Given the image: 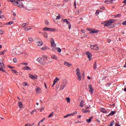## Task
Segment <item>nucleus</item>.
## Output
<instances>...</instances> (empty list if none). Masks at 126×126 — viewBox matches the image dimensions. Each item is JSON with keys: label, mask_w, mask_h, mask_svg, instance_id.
Listing matches in <instances>:
<instances>
[{"label": "nucleus", "mask_w": 126, "mask_h": 126, "mask_svg": "<svg viewBox=\"0 0 126 126\" xmlns=\"http://www.w3.org/2000/svg\"><path fill=\"white\" fill-rule=\"evenodd\" d=\"M100 111L102 113H103V114H107V113H108V111L107 110H106V109H105L104 108H101L100 109Z\"/></svg>", "instance_id": "dca6fc26"}, {"label": "nucleus", "mask_w": 126, "mask_h": 126, "mask_svg": "<svg viewBox=\"0 0 126 126\" xmlns=\"http://www.w3.org/2000/svg\"><path fill=\"white\" fill-rule=\"evenodd\" d=\"M95 13H96V14H99V10H96Z\"/></svg>", "instance_id": "e2e57ef3"}, {"label": "nucleus", "mask_w": 126, "mask_h": 126, "mask_svg": "<svg viewBox=\"0 0 126 126\" xmlns=\"http://www.w3.org/2000/svg\"><path fill=\"white\" fill-rule=\"evenodd\" d=\"M76 71L77 72L76 75L78 77V79L79 81H81V73L79 72V68H77L76 70Z\"/></svg>", "instance_id": "f03ea898"}, {"label": "nucleus", "mask_w": 126, "mask_h": 126, "mask_svg": "<svg viewBox=\"0 0 126 126\" xmlns=\"http://www.w3.org/2000/svg\"><path fill=\"white\" fill-rule=\"evenodd\" d=\"M115 17H122V15L119 14H117L115 16Z\"/></svg>", "instance_id": "a19ab883"}, {"label": "nucleus", "mask_w": 126, "mask_h": 126, "mask_svg": "<svg viewBox=\"0 0 126 126\" xmlns=\"http://www.w3.org/2000/svg\"><path fill=\"white\" fill-rule=\"evenodd\" d=\"M86 55H87V56H88L89 61H91L92 58V54H91L89 51H88L86 52Z\"/></svg>", "instance_id": "39448f33"}, {"label": "nucleus", "mask_w": 126, "mask_h": 126, "mask_svg": "<svg viewBox=\"0 0 126 126\" xmlns=\"http://www.w3.org/2000/svg\"><path fill=\"white\" fill-rule=\"evenodd\" d=\"M115 126H121V125H119V124H118V123H116L115 124Z\"/></svg>", "instance_id": "0e129e2a"}, {"label": "nucleus", "mask_w": 126, "mask_h": 126, "mask_svg": "<svg viewBox=\"0 0 126 126\" xmlns=\"http://www.w3.org/2000/svg\"><path fill=\"white\" fill-rule=\"evenodd\" d=\"M22 64H24V65H28V63H22Z\"/></svg>", "instance_id": "6e6d98bb"}, {"label": "nucleus", "mask_w": 126, "mask_h": 126, "mask_svg": "<svg viewBox=\"0 0 126 126\" xmlns=\"http://www.w3.org/2000/svg\"><path fill=\"white\" fill-rule=\"evenodd\" d=\"M81 32L82 33H85V31L83 30H81Z\"/></svg>", "instance_id": "69168bd1"}, {"label": "nucleus", "mask_w": 126, "mask_h": 126, "mask_svg": "<svg viewBox=\"0 0 126 126\" xmlns=\"http://www.w3.org/2000/svg\"><path fill=\"white\" fill-rule=\"evenodd\" d=\"M58 19H61V16H58L57 17V18H56V20H58Z\"/></svg>", "instance_id": "de8ad7c7"}, {"label": "nucleus", "mask_w": 126, "mask_h": 126, "mask_svg": "<svg viewBox=\"0 0 126 126\" xmlns=\"http://www.w3.org/2000/svg\"><path fill=\"white\" fill-rule=\"evenodd\" d=\"M36 92L38 94L41 93V89L39 87H37L36 88Z\"/></svg>", "instance_id": "2eb2a0df"}, {"label": "nucleus", "mask_w": 126, "mask_h": 126, "mask_svg": "<svg viewBox=\"0 0 126 126\" xmlns=\"http://www.w3.org/2000/svg\"><path fill=\"white\" fill-rule=\"evenodd\" d=\"M88 112H89V113H90V111H89V110H86L85 109H82V112L83 113H85L86 114H87V113H88Z\"/></svg>", "instance_id": "bb28decb"}, {"label": "nucleus", "mask_w": 126, "mask_h": 126, "mask_svg": "<svg viewBox=\"0 0 126 126\" xmlns=\"http://www.w3.org/2000/svg\"><path fill=\"white\" fill-rule=\"evenodd\" d=\"M86 30H88V31H90V32H91V30H92V29L90 28H87Z\"/></svg>", "instance_id": "5fc2aeb1"}, {"label": "nucleus", "mask_w": 126, "mask_h": 126, "mask_svg": "<svg viewBox=\"0 0 126 126\" xmlns=\"http://www.w3.org/2000/svg\"><path fill=\"white\" fill-rule=\"evenodd\" d=\"M31 28H30V27H27V28L24 29L25 31H29V30H30Z\"/></svg>", "instance_id": "c85d7f7f"}, {"label": "nucleus", "mask_w": 126, "mask_h": 126, "mask_svg": "<svg viewBox=\"0 0 126 126\" xmlns=\"http://www.w3.org/2000/svg\"><path fill=\"white\" fill-rule=\"evenodd\" d=\"M51 58L53 60H58V57H57V56H56V55H52Z\"/></svg>", "instance_id": "b1692460"}, {"label": "nucleus", "mask_w": 126, "mask_h": 126, "mask_svg": "<svg viewBox=\"0 0 126 126\" xmlns=\"http://www.w3.org/2000/svg\"><path fill=\"white\" fill-rule=\"evenodd\" d=\"M0 65L2 68H5V66H4V64H3V62H2L1 63H0Z\"/></svg>", "instance_id": "a878e982"}, {"label": "nucleus", "mask_w": 126, "mask_h": 126, "mask_svg": "<svg viewBox=\"0 0 126 126\" xmlns=\"http://www.w3.org/2000/svg\"><path fill=\"white\" fill-rule=\"evenodd\" d=\"M23 86H27V82H24L23 83Z\"/></svg>", "instance_id": "a18cd8bd"}, {"label": "nucleus", "mask_w": 126, "mask_h": 126, "mask_svg": "<svg viewBox=\"0 0 126 126\" xmlns=\"http://www.w3.org/2000/svg\"><path fill=\"white\" fill-rule=\"evenodd\" d=\"M123 3H125V4H126V0H125Z\"/></svg>", "instance_id": "774afa93"}, {"label": "nucleus", "mask_w": 126, "mask_h": 126, "mask_svg": "<svg viewBox=\"0 0 126 126\" xmlns=\"http://www.w3.org/2000/svg\"><path fill=\"white\" fill-rule=\"evenodd\" d=\"M13 62H14V63H17V59H16V58H14L13 59Z\"/></svg>", "instance_id": "58836bf2"}, {"label": "nucleus", "mask_w": 126, "mask_h": 126, "mask_svg": "<svg viewBox=\"0 0 126 126\" xmlns=\"http://www.w3.org/2000/svg\"><path fill=\"white\" fill-rule=\"evenodd\" d=\"M23 25H24V26H23V27H24V28L26 27V26H28V25H29V23H24L23 24Z\"/></svg>", "instance_id": "cd10ccee"}, {"label": "nucleus", "mask_w": 126, "mask_h": 126, "mask_svg": "<svg viewBox=\"0 0 126 126\" xmlns=\"http://www.w3.org/2000/svg\"><path fill=\"white\" fill-rule=\"evenodd\" d=\"M12 71L13 72V73H17V71L14 69H12Z\"/></svg>", "instance_id": "ea45409f"}, {"label": "nucleus", "mask_w": 126, "mask_h": 126, "mask_svg": "<svg viewBox=\"0 0 126 126\" xmlns=\"http://www.w3.org/2000/svg\"><path fill=\"white\" fill-rule=\"evenodd\" d=\"M59 80H60V79H59V78L57 77L54 81L53 82V84L52 85V87H54V86H55V85H56V83H57L58 82V81H59Z\"/></svg>", "instance_id": "9b49d317"}, {"label": "nucleus", "mask_w": 126, "mask_h": 126, "mask_svg": "<svg viewBox=\"0 0 126 126\" xmlns=\"http://www.w3.org/2000/svg\"><path fill=\"white\" fill-rule=\"evenodd\" d=\"M9 68H11V69H12L13 68H14V67L11 66H9Z\"/></svg>", "instance_id": "052dcab7"}, {"label": "nucleus", "mask_w": 126, "mask_h": 126, "mask_svg": "<svg viewBox=\"0 0 126 126\" xmlns=\"http://www.w3.org/2000/svg\"><path fill=\"white\" fill-rule=\"evenodd\" d=\"M34 40H35V42H36V41H39V39H38V38H37V37H35L34 38Z\"/></svg>", "instance_id": "13d9d810"}, {"label": "nucleus", "mask_w": 126, "mask_h": 126, "mask_svg": "<svg viewBox=\"0 0 126 126\" xmlns=\"http://www.w3.org/2000/svg\"><path fill=\"white\" fill-rule=\"evenodd\" d=\"M35 43H37V45L39 47H41V46H42V45H43V42H42V41H35Z\"/></svg>", "instance_id": "4468645a"}, {"label": "nucleus", "mask_w": 126, "mask_h": 126, "mask_svg": "<svg viewBox=\"0 0 126 126\" xmlns=\"http://www.w3.org/2000/svg\"><path fill=\"white\" fill-rule=\"evenodd\" d=\"M99 31L96 29H93L91 31L90 34H96V33H98Z\"/></svg>", "instance_id": "6e6552de"}, {"label": "nucleus", "mask_w": 126, "mask_h": 126, "mask_svg": "<svg viewBox=\"0 0 126 126\" xmlns=\"http://www.w3.org/2000/svg\"><path fill=\"white\" fill-rule=\"evenodd\" d=\"M45 33V34L44 35L45 38H48V34H47V33L46 32Z\"/></svg>", "instance_id": "8fccbe9b"}, {"label": "nucleus", "mask_w": 126, "mask_h": 126, "mask_svg": "<svg viewBox=\"0 0 126 126\" xmlns=\"http://www.w3.org/2000/svg\"><path fill=\"white\" fill-rule=\"evenodd\" d=\"M52 117H54V112L49 115L48 118H52Z\"/></svg>", "instance_id": "72a5a7b5"}, {"label": "nucleus", "mask_w": 126, "mask_h": 126, "mask_svg": "<svg viewBox=\"0 0 126 126\" xmlns=\"http://www.w3.org/2000/svg\"><path fill=\"white\" fill-rule=\"evenodd\" d=\"M19 108H23V104H22V102H21V101L19 102Z\"/></svg>", "instance_id": "393cba45"}, {"label": "nucleus", "mask_w": 126, "mask_h": 126, "mask_svg": "<svg viewBox=\"0 0 126 126\" xmlns=\"http://www.w3.org/2000/svg\"><path fill=\"white\" fill-rule=\"evenodd\" d=\"M74 6L75 7V8H76V1H74Z\"/></svg>", "instance_id": "603ef678"}, {"label": "nucleus", "mask_w": 126, "mask_h": 126, "mask_svg": "<svg viewBox=\"0 0 126 126\" xmlns=\"http://www.w3.org/2000/svg\"><path fill=\"white\" fill-rule=\"evenodd\" d=\"M77 114V112L75 111L73 113H71L69 114H67L66 116H64L63 118H68V117H71V116H74V115H76Z\"/></svg>", "instance_id": "423d86ee"}, {"label": "nucleus", "mask_w": 126, "mask_h": 126, "mask_svg": "<svg viewBox=\"0 0 126 126\" xmlns=\"http://www.w3.org/2000/svg\"><path fill=\"white\" fill-rule=\"evenodd\" d=\"M30 69H31V68L28 66H25L24 67V70H30Z\"/></svg>", "instance_id": "5701e85b"}, {"label": "nucleus", "mask_w": 126, "mask_h": 126, "mask_svg": "<svg viewBox=\"0 0 126 126\" xmlns=\"http://www.w3.org/2000/svg\"><path fill=\"white\" fill-rule=\"evenodd\" d=\"M56 44H55V42L51 43V47L53 50V51H55V50H56L57 48H56Z\"/></svg>", "instance_id": "9d476101"}, {"label": "nucleus", "mask_w": 126, "mask_h": 126, "mask_svg": "<svg viewBox=\"0 0 126 126\" xmlns=\"http://www.w3.org/2000/svg\"><path fill=\"white\" fill-rule=\"evenodd\" d=\"M110 85H111V84H107L106 85V86H107V87H110Z\"/></svg>", "instance_id": "338daca9"}, {"label": "nucleus", "mask_w": 126, "mask_h": 126, "mask_svg": "<svg viewBox=\"0 0 126 126\" xmlns=\"http://www.w3.org/2000/svg\"><path fill=\"white\" fill-rule=\"evenodd\" d=\"M43 31H51V32H53V31H54V29H53L52 28H51L45 27L43 29Z\"/></svg>", "instance_id": "1a4fd4ad"}, {"label": "nucleus", "mask_w": 126, "mask_h": 126, "mask_svg": "<svg viewBox=\"0 0 126 126\" xmlns=\"http://www.w3.org/2000/svg\"><path fill=\"white\" fill-rule=\"evenodd\" d=\"M29 41H30V42H34V39L32 37H30L29 38Z\"/></svg>", "instance_id": "f704fd0d"}, {"label": "nucleus", "mask_w": 126, "mask_h": 126, "mask_svg": "<svg viewBox=\"0 0 126 126\" xmlns=\"http://www.w3.org/2000/svg\"><path fill=\"white\" fill-rule=\"evenodd\" d=\"M94 69H96L97 68V62H95L94 65Z\"/></svg>", "instance_id": "2f4dec72"}, {"label": "nucleus", "mask_w": 126, "mask_h": 126, "mask_svg": "<svg viewBox=\"0 0 126 126\" xmlns=\"http://www.w3.org/2000/svg\"><path fill=\"white\" fill-rule=\"evenodd\" d=\"M62 84L66 86V85H67V80L66 79H63Z\"/></svg>", "instance_id": "ddd939ff"}, {"label": "nucleus", "mask_w": 126, "mask_h": 126, "mask_svg": "<svg viewBox=\"0 0 126 126\" xmlns=\"http://www.w3.org/2000/svg\"><path fill=\"white\" fill-rule=\"evenodd\" d=\"M65 86H66L62 84L60 88V90H63V89L64 88V87H65Z\"/></svg>", "instance_id": "aec40b11"}, {"label": "nucleus", "mask_w": 126, "mask_h": 126, "mask_svg": "<svg viewBox=\"0 0 126 126\" xmlns=\"http://www.w3.org/2000/svg\"><path fill=\"white\" fill-rule=\"evenodd\" d=\"M42 111H44V107L41 108V109L40 110V112H42Z\"/></svg>", "instance_id": "680f3d73"}, {"label": "nucleus", "mask_w": 126, "mask_h": 126, "mask_svg": "<svg viewBox=\"0 0 126 126\" xmlns=\"http://www.w3.org/2000/svg\"><path fill=\"white\" fill-rule=\"evenodd\" d=\"M51 44H52V43H55V40H54V38H51Z\"/></svg>", "instance_id": "49530a36"}, {"label": "nucleus", "mask_w": 126, "mask_h": 126, "mask_svg": "<svg viewBox=\"0 0 126 126\" xmlns=\"http://www.w3.org/2000/svg\"><path fill=\"white\" fill-rule=\"evenodd\" d=\"M29 75L30 78L33 79V80H35V79H36V77L34 76H33V75L32 74H29Z\"/></svg>", "instance_id": "6ab92c4d"}, {"label": "nucleus", "mask_w": 126, "mask_h": 126, "mask_svg": "<svg viewBox=\"0 0 126 126\" xmlns=\"http://www.w3.org/2000/svg\"><path fill=\"white\" fill-rule=\"evenodd\" d=\"M66 101L67 103H70V98L69 97H67L66 98Z\"/></svg>", "instance_id": "c9c22d12"}, {"label": "nucleus", "mask_w": 126, "mask_h": 126, "mask_svg": "<svg viewBox=\"0 0 126 126\" xmlns=\"http://www.w3.org/2000/svg\"><path fill=\"white\" fill-rule=\"evenodd\" d=\"M91 48L93 50H99V47H98V45H91Z\"/></svg>", "instance_id": "0eeeda50"}, {"label": "nucleus", "mask_w": 126, "mask_h": 126, "mask_svg": "<svg viewBox=\"0 0 126 126\" xmlns=\"http://www.w3.org/2000/svg\"><path fill=\"white\" fill-rule=\"evenodd\" d=\"M13 23V22H9L7 24H8L9 25H11V24H12Z\"/></svg>", "instance_id": "864d4df0"}, {"label": "nucleus", "mask_w": 126, "mask_h": 126, "mask_svg": "<svg viewBox=\"0 0 126 126\" xmlns=\"http://www.w3.org/2000/svg\"><path fill=\"white\" fill-rule=\"evenodd\" d=\"M64 65H66V66H68V67L71 66V64H70V63H68V62H65L64 63Z\"/></svg>", "instance_id": "a211bd4d"}, {"label": "nucleus", "mask_w": 126, "mask_h": 126, "mask_svg": "<svg viewBox=\"0 0 126 126\" xmlns=\"http://www.w3.org/2000/svg\"><path fill=\"white\" fill-rule=\"evenodd\" d=\"M115 0H107L104 1L105 3L109 4V2H112Z\"/></svg>", "instance_id": "412c9836"}, {"label": "nucleus", "mask_w": 126, "mask_h": 126, "mask_svg": "<svg viewBox=\"0 0 126 126\" xmlns=\"http://www.w3.org/2000/svg\"><path fill=\"white\" fill-rule=\"evenodd\" d=\"M47 49V47H42L41 48V50H42V51H46V50Z\"/></svg>", "instance_id": "37998d69"}, {"label": "nucleus", "mask_w": 126, "mask_h": 126, "mask_svg": "<svg viewBox=\"0 0 126 126\" xmlns=\"http://www.w3.org/2000/svg\"><path fill=\"white\" fill-rule=\"evenodd\" d=\"M8 1H9L10 2H12L14 5H18V2H15L14 0H8Z\"/></svg>", "instance_id": "f8f14e48"}, {"label": "nucleus", "mask_w": 126, "mask_h": 126, "mask_svg": "<svg viewBox=\"0 0 126 126\" xmlns=\"http://www.w3.org/2000/svg\"><path fill=\"white\" fill-rule=\"evenodd\" d=\"M116 112L115 111H112L110 114L109 116H114Z\"/></svg>", "instance_id": "7c9ffc66"}, {"label": "nucleus", "mask_w": 126, "mask_h": 126, "mask_svg": "<svg viewBox=\"0 0 126 126\" xmlns=\"http://www.w3.org/2000/svg\"><path fill=\"white\" fill-rule=\"evenodd\" d=\"M57 49H58L57 52H58V53H61V52H62V49H61V48H57Z\"/></svg>", "instance_id": "4c0bfd02"}, {"label": "nucleus", "mask_w": 126, "mask_h": 126, "mask_svg": "<svg viewBox=\"0 0 126 126\" xmlns=\"http://www.w3.org/2000/svg\"><path fill=\"white\" fill-rule=\"evenodd\" d=\"M63 22L66 23V24H67L68 25H69V24H70V22H69L67 20V19H64V20H63Z\"/></svg>", "instance_id": "4be33fe9"}, {"label": "nucleus", "mask_w": 126, "mask_h": 126, "mask_svg": "<svg viewBox=\"0 0 126 126\" xmlns=\"http://www.w3.org/2000/svg\"><path fill=\"white\" fill-rule=\"evenodd\" d=\"M45 119H46V118H44L41 121H40L39 122V123L41 124V123H43V122H44V121H45Z\"/></svg>", "instance_id": "09e8293b"}, {"label": "nucleus", "mask_w": 126, "mask_h": 126, "mask_svg": "<svg viewBox=\"0 0 126 126\" xmlns=\"http://www.w3.org/2000/svg\"><path fill=\"white\" fill-rule=\"evenodd\" d=\"M114 20H110L104 23V26H109L110 28H112L114 27V25H113V23H114ZM112 25H113L112 26Z\"/></svg>", "instance_id": "f257e3e1"}, {"label": "nucleus", "mask_w": 126, "mask_h": 126, "mask_svg": "<svg viewBox=\"0 0 126 126\" xmlns=\"http://www.w3.org/2000/svg\"><path fill=\"white\" fill-rule=\"evenodd\" d=\"M4 68H1V71H2L3 72H5V71L3 69Z\"/></svg>", "instance_id": "3c124183"}, {"label": "nucleus", "mask_w": 126, "mask_h": 126, "mask_svg": "<svg viewBox=\"0 0 126 126\" xmlns=\"http://www.w3.org/2000/svg\"><path fill=\"white\" fill-rule=\"evenodd\" d=\"M37 62H38L39 63H41L42 64H43V65H46L47 63L45 62L44 60H43V59L41 58H38L37 60Z\"/></svg>", "instance_id": "7ed1b4c3"}, {"label": "nucleus", "mask_w": 126, "mask_h": 126, "mask_svg": "<svg viewBox=\"0 0 126 126\" xmlns=\"http://www.w3.org/2000/svg\"><path fill=\"white\" fill-rule=\"evenodd\" d=\"M18 7L21 8L23 7V3H21V4H20L19 5H18Z\"/></svg>", "instance_id": "e433bc0d"}, {"label": "nucleus", "mask_w": 126, "mask_h": 126, "mask_svg": "<svg viewBox=\"0 0 126 126\" xmlns=\"http://www.w3.org/2000/svg\"><path fill=\"white\" fill-rule=\"evenodd\" d=\"M4 52L5 51H1V52H0V56H1V55H4Z\"/></svg>", "instance_id": "c03bdc74"}, {"label": "nucleus", "mask_w": 126, "mask_h": 126, "mask_svg": "<svg viewBox=\"0 0 126 126\" xmlns=\"http://www.w3.org/2000/svg\"><path fill=\"white\" fill-rule=\"evenodd\" d=\"M84 101L83 100H81L80 102V107H81V108H83V106H84Z\"/></svg>", "instance_id": "f3484780"}, {"label": "nucleus", "mask_w": 126, "mask_h": 126, "mask_svg": "<svg viewBox=\"0 0 126 126\" xmlns=\"http://www.w3.org/2000/svg\"><path fill=\"white\" fill-rule=\"evenodd\" d=\"M89 90L90 93H91V94H93V91H94V89L93 88L92 84H90L89 85Z\"/></svg>", "instance_id": "20e7f679"}, {"label": "nucleus", "mask_w": 126, "mask_h": 126, "mask_svg": "<svg viewBox=\"0 0 126 126\" xmlns=\"http://www.w3.org/2000/svg\"><path fill=\"white\" fill-rule=\"evenodd\" d=\"M92 121V117H91L89 119H87V123H91Z\"/></svg>", "instance_id": "c756f323"}, {"label": "nucleus", "mask_w": 126, "mask_h": 126, "mask_svg": "<svg viewBox=\"0 0 126 126\" xmlns=\"http://www.w3.org/2000/svg\"><path fill=\"white\" fill-rule=\"evenodd\" d=\"M24 0H14L15 2H18V4H19V2H20V1H23Z\"/></svg>", "instance_id": "473e14b6"}, {"label": "nucleus", "mask_w": 126, "mask_h": 126, "mask_svg": "<svg viewBox=\"0 0 126 126\" xmlns=\"http://www.w3.org/2000/svg\"><path fill=\"white\" fill-rule=\"evenodd\" d=\"M68 26H69V30H70V29H71V25L70 24H69L68 25Z\"/></svg>", "instance_id": "4d7b16f0"}, {"label": "nucleus", "mask_w": 126, "mask_h": 126, "mask_svg": "<svg viewBox=\"0 0 126 126\" xmlns=\"http://www.w3.org/2000/svg\"><path fill=\"white\" fill-rule=\"evenodd\" d=\"M45 24L46 25H47V26L49 25V21H48V20H45Z\"/></svg>", "instance_id": "79ce46f5"}, {"label": "nucleus", "mask_w": 126, "mask_h": 126, "mask_svg": "<svg viewBox=\"0 0 126 126\" xmlns=\"http://www.w3.org/2000/svg\"><path fill=\"white\" fill-rule=\"evenodd\" d=\"M2 34H3L2 31H1V30H0V35H1Z\"/></svg>", "instance_id": "bf43d9fd"}]
</instances>
